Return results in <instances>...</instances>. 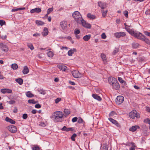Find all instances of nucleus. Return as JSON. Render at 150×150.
Masks as SVG:
<instances>
[{
  "mask_svg": "<svg viewBox=\"0 0 150 150\" xmlns=\"http://www.w3.org/2000/svg\"><path fill=\"white\" fill-rule=\"evenodd\" d=\"M137 38L145 42L146 44L148 45L150 44V40L149 39L140 32L139 35H138Z\"/></svg>",
  "mask_w": 150,
  "mask_h": 150,
  "instance_id": "3",
  "label": "nucleus"
},
{
  "mask_svg": "<svg viewBox=\"0 0 150 150\" xmlns=\"http://www.w3.org/2000/svg\"><path fill=\"white\" fill-rule=\"evenodd\" d=\"M125 29L130 35L134 37L137 38L138 35H139V32L136 31H134L133 29H131L129 28L125 27Z\"/></svg>",
  "mask_w": 150,
  "mask_h": 150,
  "instance_id": "4",
  "label": "nucleus"
},
{
  "mask_svg": "<svg viewBox=\"0 0 150 150\" xmlns=\"http://www.w3.org/2000/svg\"><path fill=\"white\" fill-rule=\"evenodd\" d=\"M143 122L144 123L150 125V120L149 118H147L144 120Z\"/></svg>",
  "mask_w": 150,
  "mask_h": 150,
  "instance_id": "40",
  "label": "nucleus"
},
{
  "mask_svg": "<svg viewBox=\"0 0 150 150\" xmlns=\"http://www.w3.org/2000/svg\"><path fill=\"white\" fill-rule=\"evenodd\" d=\"M61 100V98H57L55 100V103H58Z\"/></svg>",
  "mask_w": 150,
  "mask_h": 150,
  "instance_id": "60",
  "label": "nucleus"
},
{
  "mask_svg": "<svg viewBox=\"0 0 150 150\" xmlns=\"http://www.w3.org/2000/svg\"><path fill=\"white\" fill-rule=\"evenodd\" d=\"M77 135L75 134H74L71 137V140L74 141H75V138L76 137Z\"/></svg>",
  "mask_w": 150,
  "mask_h": 150,
  "instance_id": "42",
  "label": "nucleus"
},
{
  "mask_svg": "<svg viewBox=\"0 0 150 150\" xmlns=\"http://www.w3.org/2000/svg\"><path fill=\"white\" fill-rule=\"evenodd\" d=\"M39 93L45 95L46 93L45 91V90H44L42 89H40V90L39 91Z\"/></svg>",
  "mask_w": 150,
  "mask_h": 150,
  "instance_id": "43",
  "label": "nucleus"
},
{
  "mask_svg": "<svg viewBox=\"0 0 150 150\" xmlns=\"http://www.w3.org/2000/svg\"><path fill=\"white\" fill-rule=\"evenodd\" d=\"M63 116L64 114L62 112L57 111L53 112L50 117L55 122H61L64 120Z\"/></svg>",
  "mask_w": 150,
  "mask_h": 150,
  "instance_id": "1",
  "label": "nucleus"
},
{
  "mask_svg": "<svg viewBox=\"0 0 150 150\" xmlns=\"http://www.w3.org/2000/svg\"><path fill=\"white\" fill-rule=\"evenodd\" d=\"M92 96L94 98L99 101H101L102 100L101 97L97 94H93L92 95Z\"/></svg>",
  "mask_w": 150,
  "mask_h": 150,
  "instance_id": "18",
  "label": "nucleus"
},
{
  "mask_svg": "<svg viewBox=\"0 0 150 150\" xmlns=\"http://www.w3.org/2000/svg\"><path fill=\"white\" fill-rule=\"evenodd\" d=\"M91 37V35H86L83 37V39L85 41H87L90 39Z\"/></svg>",
  "mask_w": 150,
  "mask_h": 150,
  "instance_id": "26",
  "label": "nucleus"
},
{
  "mask_svg": "<svg viewBox=\"0 0 150 150\" xmlns=\"http://www.w3.org/2000/svg\"><path fill=\"white\" fill-rule=\"evenodd\" d=\"M72 16L77 23H81V21L82 19V18L79 12L78 11H75L72 13Z\"/></svg>",
  "mask_w": 150,
  "mask_h": 150,
  "instance_id": "2",
  "label": "nucleus"
},
{
  "mask_svg": "<svg viewBox=\"0 0 150 150\" xmlns=\"http://www.w3.org/2000/svg\"><path fill=\"white\" fill-rule=\"evenodd\" d=\"M40 33H34L33 34V36L34 37H37L38 36H40Z\"/></svg>",
  "mask_w": 150,
  "mask_h": 150,
  "instance_id": "64",
  "label": "nucleus"
},
{
  "mask_svg": "<svg viewBox=\"0 0 150 150\" xmlns=\"http://www.w3.org/2000/svg\"><path fill=\"white\" fill-rule=\"evenodd\" d=\"M61 38H67L68 40H72V39L71 37L70 36H69L67 37H65L64 38V37H60Z\"/></svg>",
  "mask_w": 150,
  "mask_h": 150,
  "instance_id": "58",
  "label": "nucleus"
},
{
  "mask_svg": "<svg viewBox=\"0 0 150 150\" xmlns=\"http://www.w3.org/2000/svg\"><path fill=\"white\" fill-rule=\"evenodd\" d=\"M114 36L117 38H119L121 37H124L126 35L125 33L122 32H120L115 33Z\"/></svg>",
  "mask_w": 150,
  "mask_h": 150,
  "instance_id": "7",
  "label": "nucleus"
},
{
  "mask_svg": "<svg viewBox=\"0 0 150 150\" xmlns=\"http://www.w3.org/2000/svg\"><path fill=\"white\" fill-rule=\"evenodd\" d=\"M124 100V98L122 96H118L115 100V102L118 105L121 104Z\"/></svg>",
  "mask_w": 150,
  "mask_h": 150,
  "instance_id": "6",
  "label": "nucleus"
},
{
  "mask_svg": "<svg viewBox=\"0 0 150 150\" xmlns=\"http://www.w3.org/2000/svg\"><path fill=\"white\" fill-rule=\"evenodd\" d=\"M39 125L40 126H42V127H45L46 126V125H45V124L44 122H40V124Z\"/></svg>",
  "mask_w": 150,
  "mask_h": 150,
  "instance_id": "53",
  "label": "nucleus"
},
{
  "mask_svg": "<svg viewBox=\"0 0 150 150\" xmlns=\"http://www.w3.org/2000/svg\"><path fill=\"white\" fill-rule=\"evenodd\" d=\"M87 17L93 19H94L96 18V16L93 15L91 14L90 13H88L87 14Z\"/></svg>",
  "mask_w": 150,
  "mask_h": 150,
  "instance_id": "33",
  "label": "nucleus"
},
{
  "mask_svg": "<svg viewBox=\"0 0 150 150\" xmlns=\"http://www.w3.org/2000/svg\"><path fill=\"white\" fill-rule=\"evenodd\" d=\"M76 49H74L73 50H69L68 52V55L69 56H71L72 55V54L74 53V52L76 51Z\"/></svg>",
  "mask_w": 150,
  "mask_h": 150,
  "instance_id": "23",
  "label": "nucleus"
},
{
  "mask_svg": "<svg viewBox=\"0 0 150 150\" xmlns=\"http://www.w3.org/2000/svg\"><path fill=\"white\" fill-rule=\"evenodd\" d=\"M29 71L28 68L27 66H25L24 67L23 69V73L24 74H27Z\"/></svg>",
  "mask_w": 150,
  "mask_h": 150,
  "instance_id": "22",
  "label": "nucleus"
},
{
  "mask_svg": "<svg viewBox=\"0 0 150 150\" xmlns=\"http://www.w3.org/2000/svg\"><path fill=\"white\" fill-rule=\"evenodd\" d=\"M129 117L132 119H134L135 117L137 118L140 117V115L139 113H138L136 110H133L129 113Z\"/></svg>",
  "mask_w": 150,
  "mask_h": 150,
  "instance_id": "5",
  "label": "nucleus"
},
{
  "mask_svg": "<svg viewBox=\"0 0 150 150\" xmlns=\"http://www.w3.org/2000/svg\"><path fill=\"white\" fill-rule=\"evenodd\" d=\"M108 120L112 123L115 125L116 126L118 127H120V125L118 122L115 120L113 119L112 118L110 117L108 118Z\"/></svg>",
  "mask_w": 150,
  "mask_h": 150,
  "instance_id": "12",
  "label": "nucleus"
},
{
  "mask_svg": "<svg viewBox=\"0 0 150 150\" xmlns=\"http://www.w3.org/2000/svg\"><path fill=\"white\" fill-rule=\"evenodd\" d=\"M47 55L50 57H52L54 55V54L53 52L50 51L47 53Z\"/></svg>",
  "mask_w": 150,
  "mask_h": 150,
  "instance_id": "39",
  "label": "nucleus"
},
{
  "mask_svg": "<svg viewBox=\"0 0 150 150\" xmlns=\"http://www.w3.org/2000/svg\"><path fill=\"white\" fill-rule=\"evenodd\" d=\"M117 115V113L115 111H112L109 114V117H115V115Z\"/></svg>",
  "mask_w": 150,
  "mask_h": 150,
  "instance_id": "30",
  "label": "nucleus"
},
{
  "mask_svg": "<svg viewBox=\"0 0 150 150\" xmlns=\"http://www.w3.org/2000/svg\"><path fill=\"white\" fill-rule=\"evenodd\" d=\"M139 44L137 43L134 42L132 44V47L134 49L137 48L139 46Z\"/></svg>",
  "mask_w": 150,
  "mask_h": 150,
  "instance_id": "34",
  "label": "nucleus"
},
{
  "mask_svg": "<svg viewBox=\"0 0 150 150\" xmlns=\"http://www.w3.org/2000/svg\"><path fill=\"white\" fill-rule=\"evenodd\" d=\"M15 81L20 85H22L23 82V79L21 78L16 79Z\"/></svg>",
  "mask_w": 150,
  "mask_h": 150,
  "instance_id": "25",
  "label": "nucleus"
},
{
  "mask_svg": "<svg viewBox=\"0 0 150 150\" xmlns=\"http://www.w3.org/2000/svg\"><path fill=\"white\" fill-rule=\"evenodd\" d=\"M103 150H108V146L107 145H103Z\"/></svg>",
  "mask_w": 150,
  "mask_h": 150,
  "instance_id": "56",
  "label": "nucleus"
},
{
  "mask_svg": "<svg viewBox=\"0 0 150 150\" xmlns=\"http://www.w3.org/2000/svg\"><path fill=\"white\" fill-rule=\"evenodd\" d=\"M81 23L82 24V25L85 28H91V25L88 23H87L83 18L81 20V23Z\"/></svg>",
  "mask_w": 150,
  "mask_h": 150,
  "instance_id": "8",
  "label": "nucleus"
},
{
  "mask_svg": "<svg viewBox=\"0 0 150 150\" xmlns=\"http://www.w3.org/2000/svg\"><path fill=\"white\" fill-rule=\"evenodd\" d=\"M112 86L113 89L117 90L120 87L119 83L117 81V82H115L114 84H112Z\"/></svg>",
  "mask_w": 150,
  "mask_h": 150,
  "instance_id": "15",
  "label": "nucleus"
},
{
  "mask_svg": "<svg viewBox=\"0 0 150 150\" xmlns=\"http://www.w3.org/2000/svg\"><path fill=\"white\" fill-rule=\"evenodd\" d=\"M118 81L120 83H123L124 82L125 83V82L122 79V78L120 77H118Z\"/></svg>",
  "mask_w": 150,
  "mask_h": 150,
  "instance_id": "45",
  "label": "nucleus"
},
{
  "mask_svg": "<svg viewBox=\"0 0 150 150\" xmlns=\"http://www.w3.org/2000/svg\"><path fill=\"white\" fill-rule=\"evenodd\" d=\"M77 117H75L72 119V121L73 122H75L77 121Z\"/></svg>",
  "mask_w": 150,
  "mask_h": 150,
  "instance_id": "52",
  "label": "nucleus"
},
{
  "mask_svg": "<svg viewBox=\"0 0 150 150\" xmlns=\"http://www.w3.org/2000/svg\"><path fill=\"white\" fill-rule=\"evenodd\" d=\"M28 117V115L26 113L24 114L22 116L23 118L24 119H26Z\"/></svg>",
  "mask_w": 150,
  "mask_h": 150,
  "instance_id": "54",
  "label": "nucleus"
},
{
  "mask_svg": "<svg viewBox=\"0 0 150 150\" xmlns=\"http://www.w3.org/2000/svg\"><path fill=\"white\" fill-rule=\"evenodd\" d=\"M98 5L102 9H104L105 7L104 6V3H102L101 2H99L98 3Z\"/></svg>",
  "mask_w": 150,
  "mask_h": 150,
  "instance_id": "35",
  "label": "nucleus"
},
{
  "mask_svg": "<svg viewBox=\"0 0 150 150\" xmlns=\"http://www.w3.org/2000/svg\"><path fill=\"white\" fill-rule=\"evenodd\" d=\"M8 129L9 131L12 133H15L17 131L16 127L14 125H11L8 126Z\"/></svg>",
  "mask_w": 150,
  "mask_h": 150,
  "instance_id": "9",
  "label": "nucleus"
},
{
  "mask_svg": "<svg viewBox=\"0 0 150 150\" xmlns=\"http://www.w3.org/2000/svg\"><path fill=\"white\" fill-rule=\"evenodd\" d=\"M27 46L31 50H33L34 49V47L33 45L31 43H28Z\"/></svg>",
  "mask_w": 150,
  "mask_h": 150,
  "instance_id": "37",
  "label": "nucleus"
},
{
  "mask_svg": "<svg viewBox=\"0 0 150 150\" xmlns=\"http://www.w3.org/2000/svg\"><path fill=\"white\" fill-rule=\"evenodd\" d=\"M117 81L116 79L114 77H110L108 79L109 83L111 85L113 84H114L115 82H117Z\"/></svg>",
  "mask_w": 150,
  "mask_h": 150,
  "instance_id": "14",
  "label": "nucleus"
},
{
  "mask_svg": "<svg viewBox=\"0 0 150 150\" xmlns=\"http://www.w3.org/2000/svg\"><path fill=\"white\" fill-rule=\"evenodd\" d=\"M100 57L104 64H105L107 62V58L105 54L104 53H102L101 54Z\"/></svg>",
  "mask_w": 150,
  "mask_h": 150,
  "instance_id": "17",
  "label": "nucleus"
},
{
  "mask_svg": "<svg viewBox=\"0 0 150 150\" xmlns=\"http://www.w3.org/2000/svg\"><path fill=\"white\" fill-rule=\"evenodd\" d=\"M144 33L145 35L150 37V32H149L147 31H144Z\"/></svg>",
  "mask_w": 150,
  "mask_h": 150,
  "instance_id": "47",
  "label": "nucleus"
},
{
  "mask_svg": "<svg viewBox=\"0 0 150 150\" xmlns=\"http://www.w3.org/2000/svg\"><path fill=\"white\" fill-rule=\"evenodd\" d=\"M5 23V22L3 20H0V25L1 26L4 24Z\"/></svg>",
  "mask_w": 150,
  "mask_h": 150,
  "instance_id": "55",
  "label": "nucleus"
},
{
  "mask_svg": "<svg viewBox=\"0 0 150 150\" xmlns=\"http://www.w3.org/2000/svg\"><path fill=\"white\" fill-rule=\"evenodd\" d=\"M25 7H21V8H13L11 11L12 12L13 11H16L19 10H24L25 9Z\"/></svg>",
  "mask_w": 150,
  "mask_h": 150,
  "instance_id": "28",
  "label": "nucleus"
},
{
  "mask_svg": "<svg viewBox=\"0 0 150 150\" xmlns=\"http://www.w3.org/2000/svg\"><path fill=\"white\" fill-rule=\"evenodd\" d=\"M11 67L13 70H16L18 68V66L16 64L14 63L11 65Z\"/></svg>",
  "mask_w": 150,
  "mask_h": 150,
  "instance_id": "32",
  "label": "nucleus"
},
{
  "mask_svg": "<svg viewBox=\"0 0 150 150\" xmlns=\"http://www.w3.org/2000/svg\"><path fill=\"white\" fill-rule=\"evenodd\" d=\"M78 122L79 123H82L83 124H84L85 123V122L84 121H83V120L80 117L79 118V119L78 120Z\"/></svg>",
  "mask_w": 150,
  "mask_h": 150,
  "instance_id": "41",
  "label": "nucleus"
},
{
  "mask_svg": "<svg viewBox=\"0 0 150 150\" xmlns=\"http://www.w3.org/2000/svg\"><path fill=\"white\" fill-rule=\"evenodd\" d=\"M123 13L127 18L128 17V12L127 11H125L123 12Z\"/></svg>",
  "mask_w": 150,
  "mask_h": 150,
  "instance_id": "44",
  "label": "nucleus"
},
{
  "mask_svg": "<svg viewBox=\"0 0 150 150\" xmlns=\"http://www.w3.org/2000/svg\"><path fill=\"white\" fill-rule=\"evenodd\" d=\"M139 127L138 126L135 125L130 127L129 128V130L131 131L134 132L137 129H139Z\"/></svg>",
  "mask_w": 150,
  "mask_h": 150,
  "instance_id": "20",
  "label": "nucleus"
},
{
  "mask_svg": "<svg viewBox=\"0 0 150 150\" xmlns=\"http://www.w3.org/2000/svg\"><path fill=\"white\" fill-rule=\"evenodd\" d=\"M64 115L65 117H67L70 113L69 111L67 109H65L64 111Z\"/></svg>",
  "mask_w": 150,
  "mask_h": 150,
  "instance_id": "29",
  "label": "nucleus"
},
{
  "mask_svg": "<svg viewBox=\"0 0 150 150\" xmlns=\"http://www.w3.org/2000/svg\"><path fill=\"white\" fill-rule=\"evenodd\" d=\"M35 23L38 26L40 25H42L45 24L43 22L39 20L36 21Z\"/></svg>",
  "mask_w": 150,
  "mask_h": 150,
  "instance_id": "24",
  "label": "nucleus"
},
{
  "mask_svg": "<svg viewBox=\"0 0 150 150\" xmlns=\"http://www.w3.org/2000/svg\"><path fill=\"white\" fill-rule=\"evenodd\" d=\"M67 127L65 126H64L63 128L61 129V130L64 131H67Z\"/></svg>",
  "mask_w": 150,
  "mask_h": 150,
  "instance_id": "63",
  "label": "nucleus"
},
{
  "mask_svg": "<svg viewBox=\"0 0 150 150\" xmlns=\"http://www.w3.org/2000/svg\"><path fill=\"white\" fill-rule=\"evenodd\" d=\"M107 10H106L105 11H102V16L103 17H105L106 16V13H107Z\"/></svg>",
  "mask_w": 150,
  "mask_h": 150,
  "instance_id": "48",
  "label": "nucleus"
},
{
  "mask_svg": "<svg viewBox=\"0 0 150 150\" xmlns=\"http://www.w3.org/2000/svg\"><path fill=\"white\" fill-rule=\"evenodd\" d=\"M146 110L148 112H150V108L148 106L146 107Z\"/></svg>",
  "mask_w": 150,
  "mask_h": 150,
  "instance_id": "62",
  "label": "nucleus"
},
{
  "mask_svg": "<svg viewBox=\"0 0 150 150\" xmlns=\"http://www.w3.org/2000/svg\"><path fill=\"white\" fill-rule=\"evenodd\" d=\"M101 38L103 39H105L106 38V36L105 33H103L101 35Z\"/></svg>",
  "mask_w": 150,
  "mask_h": 150,
  "instance_id": "51",
  "label": "nucleus"
},
{
  "mask_svg": "<svg viewBox=\"0 0 150 150\" xmlns=\"http://www.w3.org/2000/svg\"><path fill=\"white\" fill-rule=\"evenodd\" d=\"M80 33V30L77 29H75L74 30V34L76 35L79 34Z\"/></svg>",
  "mask_w": 150,
  "mask_h": 150,
  "instance_id": "46",
  "label": "nucleus"
},
{
  "mask_svg": "<svg viewBox=\"0 0 150 150\" xmlns=\"http://www.w3.org/2000/svg\"><path fill=\"white\" fill-rule=\"evenodd\" d=\"M32 149L33 150H40L39 147L38 146L32 147Z\"/></svg>",
  "mask_w": 150,
  "mask_h": 150,
  "instance_id": "49",
  "label": "nucleus"
},
{
  "mask_svg": "<svg viewBox=\"0 0 150 150\" xmlns=\"http://www.w3.org/2000/svg\"><path fill=\"white\" fill-rule=\"evenodd\" d=\"M119 50L117 48H115L113 52V54H115L117 53L118 52Z\"/></svg>",
  "mask_w": 150,
  "mask_h": 150,
  "instance_id": "57",
  "label": "nucleus"
},
{
  "mask_svg": "<svg viewBox=\"0 0 150 150\" xmlns=\"http://www.w3.org/2000/svg\"><path fill=\"white\" fill-rule=\"evenodd\" d=\"M58 67L60 69L63 71H65L67 68V67L66 66L64 65H58Z\"/></svg>",
  "mask_w": 150,
  "mask_h": 150,
  "instance_id": "21",
  "label": "nucleus"
},
{
  "mask_svg": "<svg viewBox=\"0 0 150 150\" xmlns=\"http://www.w3.org/2000/svg\"><path fill=\"white\" fill-rule=\"evenodd\" d=\"M28 102L30 104H35L38 103V101H35L34 99H32L28 100Z\"/></svg>",
  "mask_w": 150,
  "mask_h": 150,
  "instance_id": "31",
  "label": "nucleus"
},
{
  "mask_svg": "<svg viewBox=\"0 0 150 150\" xmlns=\"http://www.w3.org/2000/svg\"><path fill=\"white\" fill-rule=\"evenodd\" d=\"M48 29L46 27H45L44 28L43 31L42 33V35L43 36H45L48 34Z\"/></svg>",
  "mask_w": 150,
  "mask_h": 150,
  "instance_id": "19",
  "label": "nucleus"
},
{
  "mask_svg": "<svg viewBox=\"0 0 150 150\" xmlns=\"http://www.w3.org/2000/svg\"><path fill=\"white\" fill-rule=\"evenodd\" d=\"M53 10V7L50 8H48L47 10V13L50 14L51 12H52Z\"/></svg>",
  "mask_w": 150,
  "mask_h": 150,
  "instance_id": "50",
  "label": "nucleus"
},
{
  "mask_svg": "<svg viewBox=\"0 0 150 150\" xmlns=\"http://www.w3.org/2000/svg\"><path fill=\"white\" fill-rule=\"evenodd\" d=\"M1 92L3 94L11 93H12V91L8 88H4L1 89Z\"/></svg>",
  "mask_w": 150,
  "mask_h": 150,
  "instance_id": "13",
  "label": "nucleus"
},
{
  "mask_svg": "<svg viewBox=\"0 0 150 150\" xmlns=\"http://www.w3.org/2000/svg\"><path fill=\"white\" fill-rule=\"evenodd\" d=\"M71 74L74 78H79L81 76V74L79 72L76 70L72 71Z\"/></svg>",
  "mask_w": 150,
  "mask_h": 150,
  "instance_id": "10",
  "label": "nucleus"
},
{
  "mask_svg": "<svg viewBox=\"0 0 150 150\" xmlns=\"http://www.w3.org/2000/svg\"><path fill=\"white\" fill-rule=\"evenodd\" d=\"M35 107L36 108H40L41 107V106L39 104H37L35 105Z\"/></svg>",
  "mask_w": 150,
  "mask_h": 150,
  "instance_id": "61",
  "label": "nucleus"
},
{
  "mask_svg": "<svg viewBox=\"0 0 150 150\" xmlns=\"http://www.w3.org/2000/svg\"><path fill=\"white\" fill-rule=\"evenodd\" d=\"M132 146L129 148V150H135V147H136L134 143L132 142L131 143Z\"/></svg>",
  "mask_w": 150,
  "mask_h": 150,
  "instance_id": "38",
  "label": "nucleus"
},
{
  "mask_svg": "<svg viewBox=\"0 0 150 150\" xmlns=\"http://www.w3.org/2000/svg\"><path fill=\"white\" fill-rule=\"evenodd\" d=\"M26 96L29 98H32L34 96V95L31 93L30 91L27 92L26 93Z\"/></svg>",
  "mask_w": 150,
  "mask_h": 150,
  "instance_id": "27",
  "label": "nucleus"
},
{
  "mask_svg": "<svg viewBox=\"0 0 150 150\" xmlns=\"http://www.w3.org/2000/svg\"><path fill=\"white\" fill-rule=\"evenodd\" d=\"M1 49L4 52H7L8 50V47L6 45H4L2 46Z\"/></svg>",
  "mask_w": 150,
  "mask_h": 150,
  "instance_id": "36",
  "label": "nucleus"
},
{
  "mask_svg": "<svg viewBox=\"0 0 150 150\" xmlns=\"http://www.w3.org/2000/svg\"><path fill=\"white\" fill-rule=\"evenodd\" d=\"M60 25L63 30H66L67 26V21H61L60 23Z\"/></svg>",
  "mask_w": 150,
  "mask_h": 150,
  "instance_id": "11",
  "label": "nucleus"
},
{
  "mask_svg": "<svg viewBox=\"0 0 150 150\" xmlns=\"http://www.w3.org/2000/svg\"><path fill=\"white\" fill-rule=\"evenodd\" d=\"M41 11V8H35L33 9H31L30 12L31 13H40Z\"/></svg>",
  "mask_w": 150,
  "mask_h": 150,
  "instance_id": "16",
  "label": "nucleus"
},
{
  "mask_svg": "<svg viewBox=\"0 0 150 150\" xmlns=\"http://www.w3.org/2000/svg\"><path fill=\"white\" fill-rule=\"evenodd\" d=\"M8 102L10 104H13L15 103V101L14 100H12Z\"/></svg>",
  "mask_w": 150,
  "mask_h": 150,
  "instance_id": "59",
  "label": "nucleus"
}]
</instances>
